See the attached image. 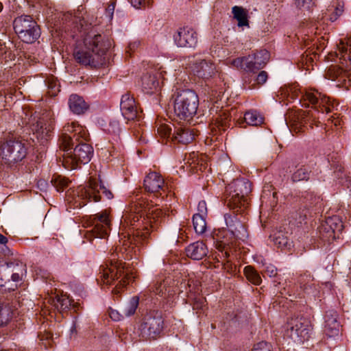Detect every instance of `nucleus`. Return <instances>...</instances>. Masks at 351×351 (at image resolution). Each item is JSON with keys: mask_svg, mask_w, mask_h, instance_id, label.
Wrapping results in <instances>:
<instances>
[{"mask_svg": "<svg viewBox=\"0 0 351 351\" xmlns=\"http://www.w3.org/2000/svg\"><path fill=\"white\" fill-rule=\"evenodd\" d=\"M62 20L73 26V38L80 36L82 41H77L73 51L75 60L83 65L97 67L105 64V56L110 48V40L101 35L90 24H86L84 19L73 15L71 12L63 14Z\"/></svg>", "mask_w": 351, "mask_h": 351, "instance_id": "nucleus-1", "label": "nucleus"}, {"mask_svg": "<svg viewBox=\"0 0 351 351\" xmlns=\"http://www.w3.org/2000/svg\"><path fill=\"white\" fill-rule=\"evenodd\" d=\"M145 203L138 202L132 205L122 216L121 224L123 226H131L130 232L126 233L122 232L121 236L123 238L127 237V240L123 241V247L119 248L121 254L120 256L118 254V258H128V254L130 252V245L133 242L137 244L140 241H145L150 234V230L154 231L156 229L158 224L160 221V218L162 215V212L159 208L150 210L147 208Z\"/></svg>", "mask_w": 351, "mask_h": 351, "instance_id": "nucleus-2", "label": "nucleus"}, {"mask_svg": "<svg viewBox=\"0 0 351 351\" xmlns=\"http://www.w3.org/2000/svg\"><path fill=\"white\" fill-rule=\"evenodd\" d=\"M244 208L235 206L230 208L228 213L224 214V220L227 230L231 234L230 238L218 235L216 248L221 252L222 256L227 259L232 253L231 245L235 239L245 240L248 237L246 226L247 218L243 214Z\"/></svg>", "mask_w": 351, "mask_h": 351, "instance_id": "nucleus-3", "label": "nucleus"}, {"mask_svg": "<svg viewBox=\"0 0 351 351\" xmlns=\"http://www.w3.org/2000/svg\"><path fill=\"white\" fill-rule=\"evenodd\" d=\"M80 132L72 134H63L60 140V148L64 152L62 165L68 169L77 168L79 165L87 164L93 154V147L80 140Z\"/></svg>", "mask_w": 351, "mask_h": 351, "instance_id": "nucleus-4", "label": "nucleus"}, {"mask_svg": "<svg viewBox=\"0 0 351 351\" xmlns=\"http://www.w3.org/2000/svg\"><path fill=\"white\" fill-rule=\"evenodd\" d=\"M115 256L114 253L112 254L110 264L101 265L99 274H101V281L106 285H111L114 280L121 278L116 287L112 290L114 294H118L120 289L129 283L130 274L127 270H125V263H123L121 260L116 261Z\"/></svg>", "mask_w": 351, "mask_h": 351, "instance_id": "nucleus-5", "label": "nucleus"}, {"mask_svg": "<svg viewBox=\"0 0 351 351\" xmlns=\"http://www.w3.org/2000/svg\"><path fill=\"white\" fill-rule=\"evenodd\" d=\"M73 192L75 197L73 200L76 207L84 206L88 202H99L100 193H102L108 199H112L114 197L112 191L104 185L101 180L98 182L93 179L89 180L88 185L80 186Z\"/></svg>", "mask_w": 351, "mask_h": 351, "instance_id": "nucleus-6", "label": "nucleus"}, {"mask_svg": "<svg viewBox=\"0 0 351 351\" xmlns=\"http://www.w3.org/2000/svg\"><path fill=\"white\" fill-rule=\"evenodd\" d=\"M199 99L195 91L190 89L177 93L174 100V115L184 121H189L196 114Z\"/></svg>", "mask_w": 351, "mask_h": 351, "instance_id": "nucleus-7", "label": "nucleus"}, {"mask_svg": "<svg viewBox=\"0 0 351 351\" xmlns=\"http://www.w3.org/2000/svg\"><path fill=\"white\" fill-rule=\"evenodd\" d=\"M2 159L11 165L21 161L27 154L25 141L20 137L8 136L0 146Z\"/></svg>", "mask_w": 351, "mask_h": 351, "instance_id": "nucleus-8", "label": "nucleus"}, {"mask_svg": "<svg viewBox=\"0 0 351 351\" xmlns=\"http://www.w3.org/2000/svg\"><path fill=\"white\" fill-rule=\"evenodd\" d=\"M15 33L25 43H34L40 36V29L36 21L29 15H21L13 22Z\"/></svg>", "mask_w": 351, "mask_h": 351, "instance_id": "nucleus-9", "label": "nucleus"}, {"mask_svg": "<svg viewBox=\"0 0 351 351\" xmlns=\"http://www.w3.org/2000/svg\"><path fill=\"white\" fill-rule=\"evenodd\" d=\"M90 228L85 233L86 238L91 241L93 238L104 239L108 237L111 226V219L106 210L90 216L85 222Z\"/></svg>", "mask_w": 351, "mask_h": 351, "instance_id": "nucleus-10", "label": "nucleus"}, {"mask_svg": "<svg viewBox=\"0 0 351 351\" xmlns=\"http://www.w3.org/2000/svg\"><path fill=\"white\" fill-rule=\"evenodd\" d=\"M286 327L285 335L297 343L308 341L312 330L310 320L303 316L289 318Z\"/></svg>", "mask_w": 351, "mask_h": 351, "instance_id": "nucleus-11", "label": "nucleus"}, {"mask_svg": "<svg viewBox=\"0 0 351 351\" xmlns=\"http://www.w3.org/2000/svg\"><path fill=\"white\" fill-rule=\"evenodd\" d=\"M227 191L229 196L227 197V205L229 208L235 206L244 207L245 197L251 192V183L245 178H239L228 184Z\"/></svg>", "mask_w": 351, "mask_h": 351, "instance_id": "nucleus-12", "label": "nucleus"}, {"mask_svg": "<svg viewBox=\"0 0 351 351\" xmlns=\"http://www.w3.org/2000/svg\"><path fill=\"white\" fill-rule=\"evenodd\" d=\"M164 328V319L161 312L151 311L143 318L139 327L140 335L144 339H155L158 337Z\"/></svg>", "mask_w": 351, "mask_h": 351, "instance_id": "nucleus-13", "label": "nucleus"}, {"mask_svg": "<svg viewBox=\"0 0 351 351\" xmlns=\"http://www.w3.org/2000/svg\"><path fill=\"white\" fill-rule=\"evenodd\" d=\"M33 136L40 144L46 143L53 135V121L48 113L37 117L35 123L32 124Z\"/></svg>", "mask_w": 351, "mask_h": 351, "instance_id": "nucleus-14", "label": "nucleus"}, {"mask_svg": "<svg viewBox=\"0 0 351 351\" xmlns=\"http://www.w3.org/2000/svg\"><path fill=\"white\" fill-rule=\"evenodd\" d=\"M343 229L342 221L337 216L328 217L319 228V237L324 241L330 242L339 238Z\"/></svg>", "mask_w": 351, "mask_h": 351, "instance_id": "nucleus-15", "label": "nucleus"}, {"mask_svg": "<svg viewBox=\"0 0 351 351\" xmlns=\"http://www.w3.org/2000/svg\"><path fill=\"white\" fill-rule=\"evenodd\" d=\"M143 186L147 192L155 194L156 200L161 201L163 198L162 197L159 199L158 194L161 196L166 193L167 186L165 184L164 178L156 172H150L145 176ZM154 204L158 205V201H156Z\"/></svg>", "mask_w": 351, "mask_h": 351, "instance_id": "nucleus-16", "label": "nucleus"}, {"mask_svg": "<svg viewBox=\"0 0 351 351\" xmlns=\"http://www.w3.org/2000/svg\"><path fill=\"white\" fill-rule=\"evenodd\" d=\"M303 100V106L308 107L310 104L318 112L329 113L330 112L328 103L329 98L322 95L317 91H306L302 95L301 100Z\"/></svg>", "mask_w": 351, "mask_h": 351, "instance_id": "nucleus-17", "label": "nucleus"}, {"mask_svg": "<svg viewBox=\"0 0 351 351\" xmlns=\"http://www.w3.org/2000/svg\"><path fill=\"white\" fill-rule=\"evenodd\" d=\"M173 40L178 47L194 48L197 44V34L192 27H184L178 29Z\"/></svg>", "mask_w": 351, "mask_h": 351, "instance_id": "nucleus-18", "label": "nucleus"}, {"mask_svg": "<svg viewBox=\"0 0 351 351\" xmlns=\"http://www.w3.org/2000/svg\"><path fill=\"white\" fill-rule=\"evenodd\" d=\"M191 69L195 75L204 80L210 79L217 73L214 63L204 59L196 60L193 62Z\"/></svg>", "mask_w": 351, "mask_h": 351, "instance_id": "nucleus-19", "label": "nucleus"}, {"mask_svg": "<svg viewBox=\"0 0 351 351\" xmlns=\"http://www.w3.org/2000/svg\"><path fill=\"white\" fill-rule=\"evenodd\" d=\"M122 115L127 120H134L138 117V110L135 100L130 93L124 94L120 104Z\"/></svg>", "mask_w": 351, "mask_h": 351, "instance_id": "nucleus-20", "label": "nucleus"}, {"mask_svg": "<svg viewBox=\"0 0 351 351\" xmlns=\"http://www.w3.org/2000/svg\"><path fill=\"white\" fill-rule=\"evenodd\" d=\"M337 317V313L335 310L331 309L326 312L324 331L328 337H337L339 335L340 324Z\"/></svg>", "mask_w": 351, "mask_h": 351, "instance_id": "nucleus-21", "label": "nucleus"}, {"mask_svg": "<svg viewBox=\"0 0 351 351\" xmlns=\"http://www.w3.org/2000/svg\"><path fill=\"white\" fill-rule=\"evenodd\" d=\"M269 237L274 245L282 250H289L293 246V242L289 237V232L285 231V228L282 229V227L275 231Z\"/></svg>", "mask_w": 351, "mask_h": 351, "instance_id": "nucleus-22", "label": "nucleus"}, {"mask_svg": "<svg viewBox=\"0 0 351 351\" xmlns=\"http://www.w3.org/2000/svg\"><path fill=\"white\" fill-rule=\"evenodd\" d=\"M197 136L193 128L186 127L174 128L172 136V141H178L186 145L191 143Z\"/></svg>", "mask_w": 351, "mask_h": 351, "instance_id": "nucleus-23", "label": "nucleus"}, {"mask_svg": "<svg viewBox=\"0 0 351 351\" xmlns=\"http://www.w3.org/2000/svg\"><path fill=\"white\" fill-rule=\"evenodd\" d=\"M185 251L191 259L201 260L206 256L208 248L203 241H196L188 245Z\"/></svg>", "mask_w": 351, "mask_h": 351, "instance_id": "nucleus-24", "label": "nucleus"}, {"mask_svg": "<svg viewBox=\"0 0 351 351\" xmlns=\"http://www.w3.org/2000/svg\"><path fill=\"white\" fill-rule=\"evenodd\" d=\"M70 110L76 114H82L88 109V104L81 96L73 94L69 99Z\"/></svg>", "mask_w": 351, "mask_h": 351, "instance_id": "nucleus-25", "label": "nucleus"}, {"mask_svg": "<svg viewBox=\"0 0 351 351\" xmlns=\"http://www.w3.org/2000/svg\"><path fill=\"white\" fill-rule=\"evenodd\" d=\"M156 77L152 75H145L142 77L143 90L147 94H152L158 86Z\"/></svg>", "mask_w": 351, "mask_h": 351, "instance_id": "nucleus-26", "label": "nucleus"}, {"mask_svg": "<svg viewBox=\"0 0 351 351\" xmlns=\"http://www.w3.org/2000/svg\"><path fill=\"white\" fill-rule=\"evenodd\" d=\"M138 305V298L132 297L127 303L120 306V313L124 317H130L134 314Z\"/></svg>", "mask_w": 351, "mask_h": 351, "instance_id": "nucleus-27", "label": "nucleus"}, {"mask_svg": "<svg viewBox=\"0 0 351 351\" xmlns=\"http://www.w3.org/2000/svg\"><path fill=\"white\" fill-rule=\"evenodd\" d=\"M234 18L238 21V26H249L247 12L242 7L235 5L232 8Z\"/></svg>", "mask_w": 351, "mask_h": 351, "instance_id": "nucleus-28", "label": "nucleus"}, {"mask_svg": "<svg viewBox=\"0 0 351 351\" xmlns=\"http://www.w3.org/2000/svg\"><path fill=\"white\" fill-rule=\"evenodd\" d=\"M104 131L112 136V139L118 141L120 139V133L121 128L119 121L116 119H111L109 123L104 128Z\"/></svg>", "mask_w": 351, "mask_h": 351, "instance_id": "nucleus-29", "label": "nucleus"}, {"mask_svg": "<svg viewBox=\"0 0 351 351\" xmlns=\"http://www.w3.org/2000/svg\"><path fill=\"white\" fill-rule=\"evenodd\" d=\"M13 311L8 303L0 302V327L5 326L12 318Z\"/></svg>", "mask_w": 351, "mask_h": 351, "instance_id": "nucleus-30", "label": "nucleus"}, {"mask_svg": "<svg viewBox=\"0 0 351 351\" xmlns=\"http://www.w3.org/2000/svg\"><path fill=\"white\" fill-rule=\"evenodd\" d=\"M245 121L250 125L258 126L263 123V117L256 110H250L244 114Z\"/></svg>", "mask_w": 351, "mask_h": 351, "instance_id": "nucleus-31", "label": "nucleus"}, {"mask_svg": "<svg viewBox=\"0 0 351 351\" xmlns=\"http://www.w3.org/2000/svg\"><path fill=\"white\" fill-rule=\"evenodd\" d=\"M311 171L305 166H301L291 175V180L293 182L300 181H308L310 178Z\"/></svg>", "mask_w": 351, "mask_h": 351, "instance_id": "nucleus-32", "label": "nucleus"}, {"mask_svg": "<svg viewBox=\"0 0 351 351\" xmlns=\"http://www.w3.org/2000/svg\"><path fill=\"white\" fill-rule=\"evenodd\" d=\"M243 273L248 281L255 285H259L262 279L255 269L252 266H246L244 267Z\"/></svg>", "mask_w": 351, "mask_h": 351, "instance_id": "nucleus-33", "label": "nucleus"}, {"mask_svg": "<svg viewBox=\"0 0 351 351\" xmlns=\"http://www.w3.org/2000/svg\"><path fill=\"white\" fill-rule=\"evenodd\" d=\"M251 56H254L255 68L261 69L267 64L269 59V53L266 49H262L257 53H253Z\"/></svg>", "mask_w": 351, "mask_h": 351, "instance_id": "nucleus-34", "label": "nucleus"}, {"mask_svg": "<svg viewBox=\"0 0 351 351\" xmlns=\"http://www.w3.org/2000/svg\"><path fill=\"white\" fill-rule=\"evenodd\" d=\"M228 119H223L221 117H217L215 119V123H212L210 125L211 132L213 136H217L218 134H221L222 132H225L228 125Z\"/></svg>", "mask_w": 351, "mask_h": 351, "instance_id": "nucleus-35", "label": "nucleus"}, {"mask_svg": "<svg viewBox=\"0 0 351 351\" xmlns=\"http://www.w3.org/2000/svg\"><path fill=\"white\" fill-rule=\"evenodd\" d=\"M205 217L199 215H193V227L195 232L197 234H203L206 231V223Z\"/></svg>", "mask_w": 351, "mask_h": 351, "instance_id": "nucleus-36", "label": "nucleus"}, {"mask_svg": "<svg viewBox=\"0 0 351 351\" xmlns=\"http://www.w3.org/2000/svg\"><path fill=\"white\" fill-rule=\"evenodd\" d=\"M51 182L58 192L62 191L69 184L68 180L60 176H53Z\"/></svg>", "mask_w": 351, "mask_h": 351, "instance_id": "nucleus-37", "label": "nucleus"}, {"mask_svg": "<svg viewBox=\"0 0 351 351\" xmlns=\"http://www.w3.org/2000/svg\"><path fill=\"white\" fill-rule=\"evenodd\" d=\"M254 57L251 56V55H249L248 56H244V71L246 72H252V73H256L258 70H260V68H255V62H254Z\"/></svg>", "mask_w": 351, "mask_h": 351, "instance_id": "nucleus-38", "label": "nucleus"}, {"mask_svg": "<svg viewBox=\"0 0 351 351\" xmlns=\"http://www.w3.org/2000/svg\"><path fill=\"white\" fill-rule=\"evenodd\" d=\"M339 52L345 59H348L351 62V38H348L346 43H341Z\"/></svg>", "mask_w": 351, "mask_h": 351, "instance_id": "nucleus-39", "label": "nucleus"}, {"mask_svg": "<svg viewBox=\"0 0 351 351\" xmlns=\"http://www.w3.org/2000/svg\"><path fill=\"white\" fill-rule=\"evenodd\" d=\"M313 281V276L308 272L300 275L297 278V282L304 290L306 289L307 285Z\"/></svg>", "mask_w": 351, "mask_h": 351, "instance_id": "nucleus-40", "label": "nucleus"}, {"mask_svg": "<svg viewBox=\"0 0 351 351\" xmlns=\"http://www.w3.org/2000/svg\"><path fill=\"white\" fill-rule=\"evenodd\" d=\"M295 5L303 11L310 12L315 5V0H295Z\"/></svg>", "mask_w": 351, "mask_h": 351, "instance_id": "nucleus-41", "label": "nucleus"}, {"mask_svg": "<svg viewBox=\"0 0 351 351\" xmlns=\"http://www.w3.org/2000/svg\"><path fill=\"white\" fill-rule=\"evenodd\" d=\"M158 133L163 138H171L172 141V136L173 131H172V128L169 125H161L158 128Z\"/></svg>", "mask_w": 351, "mask_h": 351, "instance_id": "nucleus-42", "label": "nucleus"}, {"mask_svg": "<svg viewBox=\"0 0 351 351\" xmlns=\"http://www.w3.org/2000/svg\"><path fill=\"white\" fill-rule=\"evenodd\" d=\"M56 301L57 303L56 304V306L58 309L66 310L69 308L71 306V301L69 298L64 296L58 297Z\"/></svg>", "mask_w": 351, "mask_h": 351, "instance_id": "nucleus-43", "label": "nucleus"}, {"mask_svg": "<svg viewBox=\"0 0 351 351\" xmlns=\"http://www.w3.org/2000/svg\"><path fill=\"white\" fill-rule=\"evenodd\" d=\"M252 351H273L272 346L266 341L256 343Z\"/></svg>", "mask_w": 351, "mask_h": 351, "instance_id": "nucleus-44", "label": "nucleus"}, {"mask_svg": "<svg viewBox=\"0 0 351 351\" xmlns=\"http://www.w3.org/2000/svg\"><path fill=\"white\" fill-rule=\"evenodd\" d=\"M263 273L269 277H275L277 275V268L273 265H266L263 269Z\"/></svg>", "mask_w": 351, "mask_h": 351, "instance_id": "nucleus-45", "label": "nucleus"}, {"mask_svg": "<svg viewBox=\"0 0 351 351\" xmlns=\"http://www.w3.org/2000/svg\"><path fill=\"white\" fill-rule=\"evenodd\" d=\"M109 316L110 318L114 321H119L124 318V317L120 313V309L119 310H114L110 308L109 310Z\"/></svg>", "mask_w": 351, "mask_h": 351, "instance_id": "nucleus-46", "label": "nucleus"}, {"mask_svg": "<svg viewBox=\"0 0 351 351\" xmlns=\"http://www.w3.org/2000/svg\"><path fill=\"white\" fill-rule=\"evenodd\" d=\"M198 213L195 215H199L201 216H206L207 215V207L206 203L204 200L200 201L197 206Z\"/></svg>", "mask_w": 351, "mask_h": 351, "instance_id": "nucleus-47", "label": "nucleus"}, {"mask_svg": "<svg viewBox=\"0 0 351 351\" xmlns=\"http://www.w3.org/2000/svg\"><path fill=\"white\" fill-rule=\"evenodd\" d=\"M130 3L135 8H141L150 3V0H130Z\"/></svg>", "mask_w": 351, "mask_h": 351, "instance_id": "nucleus-48", "label": "nucleus"}, {"mask_svg": "<svg viewBox=\"0 0 351 351\" xmlns=\"http://www.w3.org/2000/svg\"><path fill=\"white\" fill-rule=\"evenodd\" d=\"M267 77H268L267 73L265 71H262L256 76V82L258 84H263L264 83L266 82Z\"/></svg>", "mask_w": 351, "mask_h": 351, "instance_id": "nucleus-49", "label": "nucleus"}, {"mask_svg": "<svg viewBox=\"0 0 351 351\" xmlns=\"http://www.w3.org/2000/svg\"><path fill=\"white\" fill-rule=\"evenodd\" d=\"M232 64L237 68H240L244 70V57L237 58L232 61Z\"/></svg>", "mask_w": 351, "mask_h": 351, "instance_id": "nucleus-50", "label": "nucleus"}, {"mask_svg": "<svg viewBox=\"0 0 351 351\" xmlns=\"http://www.w3.org/2000/svg\"><path fill=\"white\" fill-rule=\"evenodd\" d=\"M342 13H343L342 7L339 5L335 8V12L330 16V19L332 21H334L337 20L338 16H341L342 14Z\"/></svg>", "mask_w": 351, "mask_h": 351, "instance_id": "nucleus-51", "label": "nucleus"}, {"mask_svg": "<svg viewBox=\"0 0 351 351\" xmlns=\"http://www.w3.org/2000/svg\"><path fill=\"white\" fill-rule=\"evenodd\" d=\"M165 287V285H162L161 282L160 283L158 287H156V290H154V291L156 293V294L160 295L161 296L164 294V289Z\"/></svg>", "mask_w": 351, "mask_h": 351, "instance_id": "nucleus-52", "label": "nucleus"}, {"mask_svg": "<svg viewBox=\"0 0 351 351\" xmlns=\"http://www.w3.org/2000/svg\"><path fill=\"white\" fill-rule=\"evenodd\" d=\"M22 273L19 274L18 272L13 273L12 274L11 278L13 282H18L21 280Z\"/></svg>", "mask_w": 351, "mask_h": 351, "instance_id": "nucleus-53", "label": "nucleus"}, {"mask_svg": "<svg viewBox=\"0 0 351 351\" xmlns=\"http://www.w3.org/2000/svg\"><path fill=\"white\" fill-rule=\"evenodd\" d=\"M8 243V239L0 233V244L5 245Z\"/></svg>", "mask_w": 351, "mask_h": 351, "instance_id": "nucleus-54", "label": "nucleus"}, {"mask_svg": "<svg viewBox=\"0 0 351 351\" xmlns=\"http://www.w3.org/2000/svg\"><path fill=\"white\" fill-rule=\"evenodd\" d=\"M114 10V5L113 4L110 5L107 9V11L110 12V16H112Z\"/></svg>", "mask_w": 351, "mask_h": 351, "instance_id": "nucleus-55", "label": "nucleus"}, {"mask_svg": "<svg viewBox=\"0 0 351 351\" xmlns=\"http://www.w3.org/2000/svg\"><path fill=\"white\" fill-rule=\"evenodd\" d=\"M138 45V43H130L128 46L130 50H133L134 49V48L137 47V46Z\"/></svg>", "mask_w": 351, "mask_h": 351, "instance_id": "nucleus-56", "label": "nucleus"}, {"mask_svg": "<svg viewBox=\"0 0 351 351\" xmlns=\"http://www.w3.org/2000/svg\"><path fill=\"white\" fill-rule=\"evenodd\" d=\"M6 265H7L8 268H12V267H14L15 265H16V266L19 265L18 263L15 264L13 262H8V263H6Z\"/></svg>", "mask_w": 351, "mask_h": 351, "instance_id": "nucleus-57", "label": "nucleus"}, {"mask_svg": "<svg viewBox=\"0 0 351 351\" xmlns=\"http://www.w3.org/2000/svg\"><path fill=\"white\" fill-rule=\"evenodd\" d=\"M71 333L76 332V326H75V324H73V325L72 326V327H71Z\"/></svg>", "mask_w": 351, "mask_h": 351, "instance_id": "nucleus-58", "label": "nucleus"}, {"mask_svg": "<svg viewBox=\"0 0 351 351\" xmlns=\"http://www.w3.org/2000/svg\"><path fill=\"white\" fill-rule=\"evenodd\" d=\"M182 285H183V286H184V287H186V285L190 286V285H189V283H186L185 281H183V282H181V287H182Z\"/></svg>", "mask_w": 351, "mask_h": 351, "instance_id": "nucleus-59", "label": "nucleus"}, {"mask_svg": "<svg viewBox=\"0 0 351 351\" xmlns=\"http://www.w3.org/2000/svg\"><path fill=\"white\" fill-rule=\"evenodd\" d=\"M3 8V4H2V3H1V2H0V12L2 11Z\"/></svg>", "mask_w": 351, "mask_h": 351, "instance_id": "nucleus-60", "label": "nucleus"}, {"mask_svg": "<svg viewBox=\"0 0 351 351\" xmlns=\"http://www.w3.org/2000/svg\"><path fill=\"white\" fill-rule=\"evenodd\" d=\"M6 283L7 282H5V284L0 283V287H6Z\"/></svg>", "mask_w": 351, "mask_h": 351, "instance_id": "nucleus-61", "label": "nucleus"}, {"mask_svg": "<svg viewBox=\"0 0 351 351\" xmlns=\"http://www.w3.org/2000/svg\"><path fill=\"white\" fill-rule=\"evenodd\" d=\"M6 288H7L8 289H12V290H14V287H6Z\"/></svg>", "mask_w": 351, "mask_h": 351, "instance_id": "nucleus-62", "label": "nucleus"}, {"mask_svg": "<svg viewBox=\"0 0 351 351\" xmlns=\"http://www.w3.org/2000/svg\"><path fill=\"white\" fill-rule=\"evenodd\" d=\"M69 128H70V126H68L67 129L66 130V131H69L70 130Z\"/></svg>", "mask_w": 351, "mask_h": 351, "instance_id": "nucleus-63", "label": "nucleus"}, {"mask_svg": "<svg viewBox=\"0 0 351 351\" xmlns=\"http://www.w3.org/2000/svg\"><path fill=\"white\" fill-rule=\"evenodd\" d=\"M0 351H8V350H1Z\"/></svg>", "mask_w": 351, "mask_h": 351, "instance_id": "nucleus-64", "label": "nucleus"}]
</instances>
